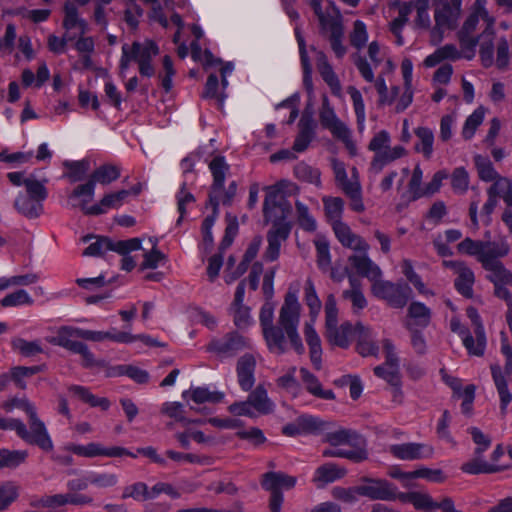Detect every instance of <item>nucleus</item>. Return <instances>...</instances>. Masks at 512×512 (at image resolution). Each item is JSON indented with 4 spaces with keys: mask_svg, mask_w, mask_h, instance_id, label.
<instances>
[{
    "mask_svg": "<svg viewBox=\"0 0 512 512\" xmlns=\"http://www.w3.org/2000/svg\"><path fill=\"white\" fill-rule=\"evenodd\" d=\"M209 169L213 176L212 192L210 194V202L217 206L220 202L226 203L230 200V197L222 195V189L224 187L226 174L229 170V166L222 156L215 157L209 164Z\"/></svg>",
    "mask_w": 512,
    "mask_h": 512,
    "instance_id": "nucleus-15",
    "label": "nucleus"
},
{
    "mask_svg": "<svg viewBox=\"0 0 512 512\" xmlns=\"http://www.w3.org/2000/svg\"><path fill=\"white\" fill-rule=\"evenodd\" d=\"M121 52L120 76L122 78L126 77V72L132 61L138 64L142 76L152 77L154 75L155 69L151 61L158 55L159 48L153 41L147 39L143 42L124 44Z\"/></svg>",
    "mask_w": 512,
    "mask_h": 512,
    "instance_id": "nucleus-4",
    "label": "nucleus"
},
{
    "mask_svg": "<svg viewBox=\"0 0 512 512\" xmlns=\"http://www.w3.org/2000/svg\"><path fill=\"white\" fill-rule=\"evenodd\" d=\"M326 441L332 448L323 450V456L347 458L360 462L367 458L364 440L349 430L339 429L326 435Z\"/></svg>",
    "mask_w": 512,
    "mask_h": 512,
    "instance_id": "nucleus-3",
    "label": "nucleus"
},
{
    "mask_svg": "<svg viewBox=\"0 0 512 512\" xmlns=\"http://www.w3.org/2000/svg\"><path fill=\"white\" fill-rule=\"evenodd\" d=\"M295 176L304 182L315 185L316 187H321V172L319 169L308 165L305 162L298 163L294 168Z\"/></svg>",
    "mask_w": 512,
    "mask_h": 512,
    "instance_id": "nucleus-56",
    "label": "nucleus"
},
{
    "mask_svg": "<svg viewBox=\"0 0 512 512\" xmlns=\"http://www.w3.org/2000/svg\"><path fill=\"white\" fill-rule=\"evenodd\" d=\"M28 456L25 450H0V467H17L23 463Z\"/></svg>",
    "mask_w": 512,
    "mask_h": 512,
    "instance_id": "nucleus-63",
    "label": "nucleus"
},
{
    "mask_svg": "<svg viewBox=\"0 0 512 512\" xmlns=\"http://www.w3.org/2000/svg\"><path fill=\"white\" fill-rule=\"evenodd\" d=\"M461 53L458 51L456 46L452 44L444 45L437 50H435L432 54L428 55L424 61L423 65L427 68H432L437 66L444 60H456L461 58Z\"/></svg>",
    "mask_w": 512,
    "mask_h": 512,
    "instance_id": "nucleus-46",
    "label": "nucleus"
},
{
    "mask_svg": "<svg viewBox=\"0 0 512 512\" xmlns=\"http://www.w3.org/2000/svg\"><path fill=\"white\" fill-rule=\"evenodd\" d=\"M183 398L190 399L196 404L218 403L224 398V394L219 391H211L207 387H195L184 391Z\"/></svg>",
    "mask_w": 512,
    "mask_h": 512,
    "instance_id": "nucleus-43",
    "label": "nucleus"
},
{
    "mask_svg": "<svg viewBox=\"0 0 512 512\" xmlns=\"http://www.w3.org/2000/svg\"><path fill=\"white\" fill-rule=\"evenodd\" d=\"M250 346V340L237 333L229 334L210 342L208 350L221 357L231 356Z\"/></svg>",
    "mask_w": 512,
    "mask_h": 512,
    "instance_id": "nucleus-17",
    "label": "nucleus"
},
{
    "mask_svg": "<svg viewBox=\"0 0 512 512\" xmlns=\"http://www.w3.org/2000/svg\"><path fill=\"white\" fill-rule=\"evenodd\" d=\"M347 93L350 95L352 100L353 109L356 116L357 127L360 133H363L365 130L366 123V111H365V103L363 96L356 87L348 86Z\"/></svg>",
    "mask_w": 512,
    "mask_h": 512,
    "instance_id": "nucleus-51",
    "label": "nucleus"
},
{
    "mask_svg": "<svg viewBox=\"0 0 512 512\" xmlns=\"http://www.w3.org/2000/svg\"><path fill=\"white\" fill-rule=\"evenodd\" d=\"M388 452L403 461L427 460L434 457L435 448L429 443L406 442L390 445Z\"/></svg>",
    "mask_w": 512,
    "mask_h": 512,
    "instance_id": "nucleus-12",
    "label": "nucleus"
},
{
    "mask_svg": "<svg viewBox=\"0 0 512 512\" xmlns=\"http://www.w3.org/2000/svg\"><path fill=\"white\" fill-rule=\"evenodd\" d=\"M486 114V109L483 106L476 108L471 115H469L462 128V136L464 139H471L477 128L483 123Z\"/></svg>",
    "mask_w": 512,
    "mask_h": 512,
    "instance_id": "nucleus-59",
    "label": "nucleus"
},
{
    "mask_svg": "<svg viewBox=\"0 0 512 512\" xmlns=\"http://www.w3.org/2000/svg\"><path fill=\"white\" fill-rule=\"evenodd\" d=\"M256 359L251 354L243 355L237 363V378L239 386L244 391H249L255 383L254 371Z\"/></svg>",
    "mask_w": 512,
    "mask_h": 512,
    "instance_id": "nucleus-26",
    "label": "nucleus"
},
{
    "mask_svg": "<svg viewBox=\"0 0 512 512\" xmlns=\"http://www.w3.org/2000/svg\"><path fill=\"white\" fill-rule=\"evenodd\" d=\"M315 134V125L311 117H302L299 121V133L295 138L293 150L304 152L312 142Z\"/></svg>",
    "mask_w": 512,
    "mask_h": 512,
    "instance_id": "nucleus-34",
    "label": "nucleus"
},
{
    "mask_svg": "<svg viewBox=\"0 0 512 512\" xmlns=\"http://www.w3.org/2000/svg\"><path fill=\"white\" fill-rule=\"evenodd\" d=\"M323 30L330 32V44L338 58L346 54V46L343 44L344 29L341 21L323 13V20L318 19Z\"/></svg>",
    "mask_w": 512,
    "mask_h": 512,
    "instance_id": "nucleus-19",
    "label": "nucleus"
},
{
    "mask_svg": "<svg viewBox=\"0 0 512 512\" xmlns=\"http://www.w3.org/2000/svg\"><path fill=\"white\" fill-rule=\"evenodd\" d=\"M457 250L461 254L474 256L481 263V259L488 258L490 255L506 256L510 251V246L505 240L494 242H485L465 238L457 245Z\"/></svg>",
    "mask_w": 512,
    "mask_h": 512,
    "instance_id": "nucleus-10",
    "label": "nucleus"
},
{
    "mask_svg": "<svg viewBox=\"0 0 512 512\" xmlns=\"http://www.w3.org/2000/svg\"><path fill=\"white\" fill-rule=\"evenodd\" d=\"M64 166L67 169L65 177L71 183L83 180L90 169V163L88 160L67 161L64 163Z\"/></svg>",
    "mask_w": 512,
    "mask_h": 512,
    "instance_id": "nucleus-58",
    "label": "nucleus"
},
{
    "mask_svg": "<svg viewBox=\"0 0 512 512\" xmlns=\"http://www.w3.org/2000/svg\"><path fill=\"white\" fill-rule=\"evenodd\" d=\"M304 300L310 311V319H317L322 308V303L311 278H307L305 282Z\"/></svg>",
    "mask_w": 512,
    "mask_h": 512,
    "instance_id": "nucleus-54",
    "label": "nucleus"
},
{
    "mask_svg": "<svg viewBox=\"0 0 512 512\" xmlns=\"http://www.w3.org/2000/svg\"><path fill=\"white\" fill-rule=\"evenodd\" d=\"M423 171L419 165H416L411 172L410 179L407 184V190L404 197L408 201H416L422 197H426L425 185H423Z\"/></svg>",
    "mask_w": 512,
    "mask_h": 512,
    "instance_id": "nucleus-44",
    "label": "nucleus"
},
{
    "mask_svg": "<svg viewBox=\"0 0 512 512\" xmlns=\"http://www.w3.org/2000/svg\"><path fill=\"white\" fill-rule=\"evenodd\" d=\"M360 496L368 497L372 500L392 501L397 499L395 489L384 480H371L358 487Z\"/></svg>",
    "mask_w": 512,
    "mask_h": 512,
    "instance_id": "nucleus-20",
    "label": "nucleus"
},
{
    "mask_svg": "<svg viewBox=\"0 0 512 512\" xmlns=\"http://www.w3.org/2000/svg\"><path fill=\"white\" fill-rule=\"evenodd\" d=\"M96 187L89 179L74 187L67 196V204L72 208L80 209L85 215L96 216L94 204L91 202L95 198Z\"/></svg>",
    "mask_w": 512,
    "mask_h": 512,
    "instance_id": "nucleus-14",
    "label": "nucleus"
},
{
    "mask_svg": "<svg viewBox=\"0 0 512 512\" xmlns=\"http://www.w3.org/2000/svg\"><path fill=\"white\" fill-rule=\"evenodd\" d=\"M397 499L404 503H411L416 509H433L437 506V502L428 493L422 491L400 492L397 494Z\"/></svg>",
    "mask_w": 512,
    "mask_h": 512,
    "instance_id": "nucleus-49",
    "label": "nucleus"
},
{
    "mask_svg": "<svg viewBox=\"0 0 512 512\" xmlns=\"http://www.w3.org/2000/svg\"><path fill=\"white\" fill-rule=\"evenodd\" d=\"M301 312L298 290L289 288L279 309L276 325L263 334L271 353L283 355L291 349L298 354L304 353L305 347L299 333Z\"/></svg>",
    "mask_w": 512,
    "mask_h": 512,
    "instance_id": "nucleus-1",
    "label": "nucleus"
},
{
    "mask_svg": "<svg viewBox=\"0 0 512 512\" xmlns=\"http://www.w3.org/2000/svg\"><path fill=\"white\" fill-rule=\"evenodd\" d=\"M480 16L472 13L464 22L461 30L459 31V40L461 46L471 51V55L466 56L471 59L474 56V49L478 40L472 35L476 29Z\"/></svg>",
    "mask_w": 512,
    "mask_h": 512,
    "instance_id": "nucleus-35",
    "label": "nucleus"
},
{
    "mask_svg": "<svg viewBox=\"0 0 512 512\" xmlns=\"http://www.w3.org/2000/svg\"><path fill=\"white\" fill-rule=\"evenodd\" d=\"M487 193H492L497 198H501L507 206H512V179L503 176L494 182Z\"/></svg>",
    "mask_w": 512,
    "mask_h": 512,
    "instance_id": "nucleus-57",
    "label": "nucleus"
},
{
    "mask_svg": "<svg viewBox=\"0 0 512 512\" xmlns=\"http://www.w3.org/2000/svg\"><path fill=\"white\" fill-rule=\"evenodd\" d=\"M316 319H310L304 324V337L310 350V359L313 366L317 369H321L322 364V346L321 339L315 329Z\"/></svg>",
    "mask_w": 512,
    "mask_h": 512,
    "instance_id": "nucleus-22",
    "label": "nucleus"
},
{
    "mask_svg": "<svg viewBox=\"0 0 512 512\" xmlns=\"http://www.w3.org/2000/svg\"><path fill=\"white\" fill-rule=\"evenodd\" d=\"M248 399L255 416L257 414H269L274 410L275 405L268 397L267 390L262 386L256 387V389L249 394Z\"/></svg>",
    "mask_w": 512,
    "mask_h": 512,
    "instance_id": "nucleus-41",
    "label": "nucleus"
},
{
    "mask_svg": "<svg viewBox=\"0 0 512 512\" xmlns=\"http://www.w3.org/2000/svg\"><path fill=\"white\" fill-rule=\"evenodd\" d=\"M88 481L94 488L105 491L116 487L119 477L116 473L109 471H88Z\"/></svg>",
    "mask_w": 512,
    "mask_h": 512,
    "instance_id": "nucleus-47",
    "label": "nucleus"
},
{
    "mask_svg": "<svg viewBox=\"0 0 512 512\" xmlns=\"http://www.w3.org/2000/svg\"><path fill=\"white\" fill-rule=\"evenodd\" d=\"M327 217L334 222L341 221L344 210V201L340 197H323L322 199Z\"/></svg>",
    "mask_w": 512,
    "mask_h": 512,
    "instance_id": "nucleus-64",
    "label": "nucleus"
},
{
    "mask_svg": "<svg viewBox=\"0 0 512 512\" xmlns=\"http://www.w3.org/2000/svg\"><path fill=\"white\" fill-rule=\"evenodd\" d=\"M332 170L334 172L335 181L344 193H348V189L355 185H361L359 180V172L356 167L351 168V176L348 177L345 164L337 159H332Z\"/></svg>",
    "mask_w": 512,
    "mask_h": 512,
    "instance_id": "nucleus-29",
    "label": "nucleus"
},
{
    "mask_svg": "<svg viewBox=\"0 0 512 512\" xmlns=\"http://www.w3.org/2000/svg\"><path fill=\"white\" fill-rule=\"evenodd\" d=\"M292 207L287 204L263 205L265 220L273 224V228H279L281 225H289L287 219L291 214Z\"/></svg>",
    "mask_w": 512,
    "mask_h": 512,
    "instance_id": "nucleus-39",
    "label": "nucleus"
},
{
    "mask_svg": "<svg viewBox=\"0 0 512 512\" xmlns=\"http://www.w3.org/2000/svg\"><path fill=\"white\" fill-rule=\"evenodd\" d=\"M333 230L336 238L343 246L359 252V255H368V243L361 236L355 234L346 223L342 221L334 222Z\"/></svg>",
    "mask_w": 512,
    "mask_h": 512,
    "instance_id": "nucleus-18",
    "label": "nucleus"
},
{
    "mask_svg": "<svg viewBox=\"0 0 512 512\" xmlns=\"http://www.w3.org/2000/svg\"><path fill=\"white\" fill-rule=\"evenodd\" d=\"M443 266L451 269L456 275L455 287L458 292L466 297H471L475 282L474 272L461 261L444 260Z\"/></svg>",
    "mask_w": 512,
    "mask_h": 512,
    "instance_id": "nucleus-16",
    "label": "nucleus"
},
{
    "mask_svg": "<svg viewBox=\"0 0 512 512\" xmlns=\"http://www.w3.org/2000/svg\"><path fill=\"white\" fill-rule=\"evenodd\" d=\"M494 31H484L481 35L480 42V59L482 65L486 68L491 67L493 64L498 69H506L509 65V44L506 38L502 37L497 41L496 57L494 58Z\"/></svg>",
    "mask_w": 512,
    "mask_h": 512,
    "instance_id": "nucleus-8",
    "label": "nucleus"
},
{
    "mask_svg": "<svg viewBox=\"0 0 512 512\" xmlns=\"http://www.w3.org/2000/svg\"><path fill=\"white\" fill-rule=\"evenodd\" d=\"M300 375L306 390L313 396L325 400H332L335 398L334 392L330 389H323L318 378L306 368L300 369Z\"/></svg>",
    "mask_w": 512,
    "mask_h": 512,
    "instance_id": "nucleus-36",
    "label": "nucleus"
},
{
    "mask_svg": "<svg viewBox=\"0 0 512 512\" xmlns=\"http://www.w3.org/2000/svg\"><path fill=\"white\" fill-rule=\"evenodd\" d=\"M106 340H110L116 343L129 344L135 342L136 337L130 332L128 326L124 331H116L115 328H112L110 331L91 330L89 341L103 342Z\"/></svg>",
    "mask_w": 512,
    "mask_h": 512,
    "instance_id": "nucleus-37",
    "label": "nucleus"
},
{
    "mask_svg": "<svg viewBox=\"0 0 512 512\" xmlns=\"http://www.w3.org/2000/svg\"><path fill=\"white\" fill-rule=\"evenodd\" d=\"M151 249L146 251L143 255L144 259L140 265L141 270L156 269L166 261L165 255L156 248V242L149 240Z\"/></svg>",
    "mask_w": 512,
    "mask_h": 512,
    "instance_id": "nucleus-62",
    "label": "nucleus"
},
{
    "mask_svg": "<svg viewBox=\"0 0 512 512\" xmlns=\"http://www.w3.org/2000/svg\"><path fill=\"white\" fill-rule=\"evenodd\" d=\"M491 374L500 399L501 413L504 415L506 414L507 408L512 401V393L508 388V381L510 376L505 375L502 371V368L498 364L491 365Z\"/></svg>",
    "mask_w": 512,
    "mask_h": 512,
    "instance_id": "nucleus-24",
    "label": "nucleus"
},
{
    "mask_svg": "<svg viewBox=\"0 0 512 512\" xmlns=\"http://www.w3.org/2000/svg\"><path fill=\"white\" fill-rule=\"evenodd\" d=\"M461 470L467 474H480V473H493L498 470L497 466L493 463L486 462L476 454V457L464 463Z\"/></svg>",
    "mask_w": 512,
    "mask_h": 512,
    "instance_id": "nucleus-60",
    "label": "nucleus"
},
{
    "mask_svg": "<svg viewBox=\"0 0 512 512\" xmlns=\"http://www.w3.org/2000/svg\"><path fill=\"white\" fill-rule=\"evenodd\" d=\"M317 69L323 80L330 87L332 93L336 96H340L342 90L341 83L332 66L329 64L327 57L322 52H317Z\"/></svg>",
    "mask_w": 512,
    "mask_h": 512,
    "instance_id": "nucleus-33",
    "label": "nucleus"
},
{
    "mask_svg": "<svg viewBox=\"0 0 512 512\" xmlns=\"http://www.w3.org/2000/svg\"><path fill=\"white\" fill-rule=\"evenodd\" d=\"M295 484V477L275 472L266 473L262 480V486L271 492H281L294 487Z\"/></svg>",
    "mask_w": 512,
    "mask_h": 512,
    "instance_id": "nucleus-38",
    "label": "nucleus"
},
{
    "mask_svg": "<svg viewBox=\"0 0 512 512\" xmlns=\"http://www.w3.org/2000/svg\"><path fill=\"white\" fill-rule=\"evenodd\" d=\"M355 333L357 337V352L363 357H377L379 347L375 343V333L361 323L355 325Z\"/></svg>",
    "mask_w": 512,
    "mask_h": 512,
    "instance_id": "nucleus-23",
    "label": "nucleus"
},
{
    "mask_svg": "<svg viewBox=\"0 0 512 512\" xmlns=\"http://www.w3.org/2000/svg\"><path fill=\"white\" fill-rule=\"evenodd\" d=\"M353 62L358 69L362 78L372 83L374 82L375 89L379 95L380 105H392L399 94V87L393 86L391 90H388L386 81L382 75H379L376 79L374 76L373 69L367 59L360 54L353 56Z\"/></svg>",
    "mask_w": 512,
    "mask_h": 512,
    "instance_id": "nucleus-9",
    "label": "nucleus"
},
{
    "mask_svg": "<svg viewBox=\"0 0 512 512\" xmlns=\"http://www.w3.org/2000/svg\"><path fill=\"white\" fill-rule=\"evenodd\" d=\"M296 37L299 45V52L301 58V64L303 68V84L309 94L313 93V81H312V67L309 62L304 38L300 35V32L296 30Z\"/></svg>",
    "mask_w": 512,
    "mask_h": 512,
    "instance_id": "nucleus-52",
    "label": "nucleus"
},
{
    "mask_svg": "<svg viewBox=\"0 0 512 512\" xmlns=\"http://www.w3.org/2000/svg\"><path fill=\"white\" fill-rule=\"evenodd\" d=\"M33 303V298L24 289H19L12 293H9L0 301V304L3 307L29 306L32 305Z\"/></svg>",
    "mask_w": 512,
    "mask_h": 512,
    "instance_id": "nucleus-61",
    "label": "nucleus"
},
{
    "mask_svg": "<svg viewBox=\"0 0 512 512\" xmlns=\"http://www.w3.org/2000/svg\"><path fill=\"white\" fill-rule=\"evenodd\" d=\"M290 232V225H281L279 228H272L267 235L268 247L265 257L269 261H275L280 255L281 244L287 239Z\"/></svg>",
    "mask_w": 512,
    "mask_h": 512,
    "instance_id": "nucleus-28",
    "label": "nucleus"
},
{
    "mask_svg": "<svg viewBox=\"0 0 512 512\" xmlns=\"http://www.w3.org/2000/svg\"><path fill=\"white\" fill-rule=\"evenodd\" d=\"M431 321V310L419 301L411 302L407 310L405 327L409 331L426 328Z\"/></svg>",
    "mask_w": 512,
    "mask_h": 512,
    "instance_id": "nucleus-21",
    "label": "nucleus"
},
{
    "mask_svg": "<svg viewBox=\"0 0 512 512\" xmlns=\"http://www.w3.org/2000/svg\"><path fill=\"white\" fill-rule=\"evenodd\" d=\"M121 175L119 166L113 164H103L97 167L90 175L89 180L96 187L97 184L106 186L116 181Z\"/></svg>",
    "mask_w": 512,
    "mask_h": 512,
    "instance_id": "nucleus-42",
    "label": "nucleus"
},
{
    "mask_svg": "<svg viewBox=\"0 0 512 512\" xmlns=\"http://www.w3.org/2000/svg\"><path fill=\"white\" fill-rule=\"evenodd\" d=\"M344 472L338 469L333 464H325L317 468L315 471L313 481L318 487H322L328 483L334 482L341 478Z\"/></svg>",
    "mask_w": 512,
    "mask_h": 512,
    "instance_id": "nucleus-55",
    "label": "nucleus"
},
{
    "mask_svg": "<svg viewBox=\"0 0 512 512\" xmlns=\"http://www.w3.org/2000/svg\"><path fill=\"white\" fill-rule=\"evenodd\" d=\"M406 154L407 150L404 146L395 145L391 147V145L388 144V147L384 148L383 152L377 156H373L371 170L375 173H379L386 165L404 157Z\"/></svg>",
    "mask_w": 512,
    "mask_h": 512,
    "instance_id": "nucleus-31",
    "label": "nucleus"
},
{
    "mask_svg": "<svg viewBox=\"0 0 512 512\" xmlns=\"http://www.w3.org/2000/svg\"><path fill=\"white\" fill-rule=\"evenodd\" d=\"M68 391L72 397L87 403L91 407H99L102 410H107L110 406V402L107 398L95 396L84 386L73 385L69 387Z\"/></svg>",
    "mask_w": 512,
    "mask_h": 512,
    "instance_id": "nucleus-40",
    "label": "nucleus"
},
{
    "mask_svg": "<svg viewBox=\"0 0 512 512\" xmlns=\"http://www.w3.org/2000/svg\"><path fill=\"white\" fill-rule=\"evenodd\" d=\"M354 336L356 337L355 326L350 322H343L326 331V338L329 343L341 348H347Z\"/></svg>",
    "mask_w": 512,
    "mask_h": 512,
    "instance_id": "nucleus-32",
    "label": "nucleus"
},
{
    "mask_svg": "<svg viewBox=\"0 0 512 512\" xmlns=\"http://www.w3.org/2000/svg\"><path fill=\"white\" fill-rule=\"evenodd\" d=\"M29 429L18 419H10V429L16 431L17 435L25 442L39 446L44 451L53 449V442L44 422L38 417L35 410L28 415Z\"/></svg>",
    "mask_w": 512,
    "mask_h": 512,
    "instance_id": "nucleus-5",
    "label": "nucleus"
},
{
    "mask_svg": "<svg viewBox=\"0 0 512 512\" xmlns=\"http://www.w3.org/2000/svg\"><path fill=\"white\" fill-rule=\"evenodd\" d=\"M63 28L70 34L76 30L79 35H84L88 30V24L85 19L80 17L78 8L71 1H66L63 5Z\"/></svg>",
    "mask_w": 512,
    "mask_h": 512,
    "instance_id": "nucleus-25",
    "label": "nucleus"
},
{
    "mask_svg": "<svg viewBox=\"0 0 512 512\" xmlns=\"http://www.w3.org/2000/svg\"><path fill=\"white\" fill-rule=\"evenodd\" d=\"M467 316L470 319L475 334L476 349L470 350L472 356H482L486 349V334L478 311L474 307L467 308Z\"/></svg>",
    "mask_w": 512,
    "mask_h": 512,
    "instance_id": "nucleus-30",
    "label": "nucleus"
},
{
    "mask_svg": "<svg viewBox=\"0 0 512 512\" xmlns=\"http://www.w3.org/2000/svg\"><path fill=\"white\" fill-rule=\"evenodd\" d=\"M502 257L492 254L481 259V265L488 272L487 279L494 285L495 296L509 304L512 302V295L505 286L512 285V272L499 260Z\"/></svg>",
    "mask_w": 512,
    "mask_h": 512,
    "instance_id": "nucleus-7",
    "label": "nucleus"
},
{
    "mask_svg": "<svg viewBox=\"0 0 512 512\" xmlns=\"http://www.w3.org/2000/svg\"><path fill=\"white\" fill-rule=\"evenodd\" d=\"M462 0H441L434 11L435 25L430 29V43L438 45L444 37V31L453 29L460 17Z\"/></svg>",
    "mask_w": 512,
    "mask_h": 512,
    "instance_id": "nucleus-6",
    "label": "nucleus"
},
{
    "mask_svg": "<svg viewBox=\"0 0 512 512\" xmlns=\"http://www.w3.org/2000/svg\"><path fill=\"white\" fill-rule=\"evenodd\" d=\"M474 162L478 176L482 181L494 183L498 181L499 178L503 177L496 171L492 162L488 158L476 155L474 157Z\"/></svg>",
    "mask_w": 512,
    "mask_h": 512,
    "instance_id": "nucleus-53",
    "label": "nucleus"
},
{
    "mask_svg": "<svg viewBox=\"0 0 512 512\" xmlns=\"http://www.w3.org/2000/svg\"><path fill=\"white\" fill-rule=\"evenodd\" d=\"M142 240L140 238H132L128 240L116 241L99 237L91 243L83 252L85 256H102L108 251H115L119 254H126L141 249Z\"/></svg>",
    "mask_w": 512,
    "mask_h": 512,
    "instance_id": "nucleus-11",
    "label": "nucleus"
},
{
    "mask_svg": "<svg viewBox=\"0 0 512 512\" xmlns=\"http://www.w3.org/2000/svg\"><path fill=\"white\" fill-rule=\"evenodd\" d=\"M67 450L81 457L94 458L99 456L105 457H122L130 456L135 458L136 455L129 450L119 446L104 447L100 443L90 442L88 444H70Z\"/></svg>",
    "mask_w": 512,
    "mask_h": 512,
    "instance_id": "nucleus-13",
    "label": "nucleus"
},
{
    "mask_svg": "<svg viewBox=\"0 0 512 512\" xmlns=\"http://www.w3.org/2000/svg\"><path fill=\"white\" fill-rule=\"evenodd\" d=\"M14 206L19 213L28 218L38 217L43 210L42 202L26 194H19Z\"/></svg>",
    "mask_w": 512,
    "mask_h": 512,
    "instance_id": "nucleus-48",
    "label": "nucleus"
},
{
    "mask_svg": "<svg viewBox=\"0 0 512 512\" xmlns=\"http://www.w3.org/2000/svg\"><path fill=\"white\" fill-rule=\"evenodd\" d=\"M295 189V185L289 180H280L274 185L266 186L264 204L265 206L287 204L286 197Z\"/></svg>",
    "mask_w": 512,
    "mask_h": 512,
    "instance_id": "nucleus-27",
    "label": "nucleus"
},
{
    "mask_svg": "<svg viewBox=\"0 0 512 512\" xmlns=\"http://www.w3.org/2000/svg\"><path fill=\"white\" fill-rule=\"evenodd\" d=\"M418 142L415 145V150L421 153L425 158H431L434 151V132L432 129L420 126L414 130Z\"/></svg>",
    "mask_w": 512,
    "mask_h": 512,
    "instance_id": "nucleus-45",
    "label": "nucleus"
},
{
    "mask_svg": "<svg viewBox=\"0 0 512 512\" xmlns=\"http://www.w3.org/2000/svg\"><path fill=\"white\" fill-rule=\"evenodd\" d=\"M328 130L335 138L343 142L350 155L355 156L357 154V146L353 140L352 132L342 120L339 119Z\"/></svg>",
    "mask_w": 512,
    "mask_h": 512,
    "instance_id": "nucleus-50",
    "label": "nucleus"
},
{
    "mask_svg": "<svg viewBox=\"0 0 512 512\" xmlns=\"http://www.w3.org/2000/svg\"><path fill=\"white\" fill-rule=\"evenodd\" d=\"M351 266L358 274L368 278L372 282V293L394 307L403 308L412 296L411 288L403 283H393L382 280V271L368 255H352L348 259Z\"/></svg>",
    "mask_w": 512,
    "mask_h": 512,
    "instance_id": "nucleus-2",
    "label": "nucleus"
}]
</instances>
